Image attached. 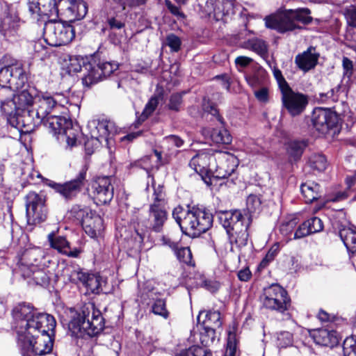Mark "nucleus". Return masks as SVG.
I'll use <instances>...</instances> for the list:
<instances>
[{
  "instance_id": "f257e3e1",
  "label": "nucleus",
  "mask_w": 356,
  "mask_h": 356,
  "mask_svg": "<svg viewBox=\"0 0 356 356\" xmlns=\"http://www.w3.org/2000/svg\"><path fill=\"white\" fill-rule=\"evenodd\" d=\"M13 326L17 334V343L25 354L44 355L52 351L54 317L38 312L29 304L21 303L13 309Z\"/></svg>"
},
{
  "instance_id": "f03ea898",
  "label": "nucleus",
  "mask_w": 356,
  "mask_h": 356,
  "mask_svg": "<svg viewBox=\"0 0 356 356\" xmlns=\"http://www.w3.org/2000/svg\"><path fill=\"white\" fill-rule=\"evenodd\" d=\"M28 10L33 20L39 22L44 16L49 18L44 24V36L49 45H65L75 37V31L72 25L56 20L59 9L55 0H28Z\"/></svg>"
},
{
  "instance_id": "7ed1b4c3",
  "label": "nucleus",
  "mask_w": 356,
  "mask_h": 356,
  "mask_svg": "<svg viewBox=\"0 0 356 356\" xmlns=\"http://www.w3.org/2000/svg\"><path fill=\"white\" fill-rule=\"evenodd\" d=\"M72 319L68 327L72 334L79 337H94L104 327V320L101 312L93 303L83 305L78 311H71Z\"/></svg>"
},
{
  "instance_id": "20e7f679",
  "label": "nucleus",
  "mask_w": 356,
  "mask_h": 356,
  "mask_svg": "<svg viewBox=\"0 0 356 356\" xmlns=\"http://www.w3.org/2000/svg\"><path fill=\"white\" fill-rule=\"evenodd\" d=\"M172 216L183 233L193 237L206 232L213 223L210 213L195 207L188 209L177 207L174 209Z\"/></svg>"
},
{
  "instance_id": "39448f33",
  "label": "nucleus",
  "mask_w": 356,
  "mask_h": 356,
  "mask_svg": "<svg viewBox=\"0 0 356 356\" xmlns=\"http://www.w3.org/2000/svg\"><path fill=\"white\" fill-rule=\"evenodd\" d=\"M310 10L307 8L280 10L266 16L264 19L266 28L275 30L280 33L291 31L300 27L298 22L309 24L312 21Z\"/></svg>"
},
{
  "instance_id": "423d86ee",
  "label": "nucleus",
  "mask_w": 356,
  "mask_h": 356,
  "mask_svg": "<svg viewBox=\"0 0 356 356\" xmlns=\"http://www.w3.org/2000/svg\"><path fill=\"white\" fill-rule=\"evenodd\" d=\"M261 300L264 307L280 313H284L290 307L291 299L286 291L278 284L265 289Z\"/></svg>"
},
{
  "instance_id": "0eeeda50",
  "label": "nucleus",
  "mask_w": 356,
  "mask_h": 356,
  "mask_svg": "<svg viewBox=\"0 0 356 356\" xmlns=\"http://www.w3.org/2000/svg\"><path fill=\"white\" fill-rule=\"evenodd\" d=\"M46 197L42 193L29 192L26 196V211L29 223L37 224L44 222L47 217Z\"/></svg>"
},
{
  "instance_id": "6e6552de",
  "label": "nucleus",
  "mask_w": 356,
  "mask_h": 356,
  "mask_svg": "<svg viewBox=\"0 0 356 356\" xmlns=\"http://www.w3.org/2000/svg\"><path fill=\"white\" fill-rule=\"evenodd\" d=\"M211 165V177L217 179L229 177L238 166V159L233 154L221 151H217Z\"/></svg>"
},
{
  "instance_id": "1a4fd4ad",
  "label": "nucleus",
  "mask_w": 356,
  "mask_h": 356,
  "mask_svg": "<svg viewBox=\"0 0 356 356\" xmlns=\"http://www.w3.org/2000/svg\"><path fill=\"white\" fill-rule=\"evenodd\" d=\"M86 180V170L82 169L73 179L63 184L49 181L47 184L65 200H72L81 193L85 185Z\"/></svg>"
},
{
  "instance_id": "9d476101",
  "label": "nucleus",
  "mask_w": 356,
  "mask_h": 356,
  "mask_svg": "<svg viewBox=\"0 0 356 356\" xmlns=\"http://www.w3.org/2000/svg\"><path fill=\"white\" fill-rule=\"evenodd\" d=\"M281 94L283 107L292 117L301 115L309 104L307 95L293 91L291 87L282 91Z\"/></svg>"
},
{
  "instance_id": "9b49d317",
  "label": "nucleus",
  "mask_w": 356,
  "mask_h": 356,
  "mask_svg": "<svg viewBox=\"0 0 356 356\" xmlns=\"http://www.w3.org/2000/svg\"><path fill=\"white\" fill-rule=\"evenodd\" d=\"M89 136L95 145H97L102 140L107 141L111 134L117 132V128L113 122L107 119H93L90 120L87 124Z\"/></svg>"
},
{
  "instance_id": "f8f14e48",
  "label": "nucleus",
  "mask_w": 356,
  "mask_h": 356,
  "mask_svg": "<svg viewBox=\"0 0 356 356\" xmlns=\"http://www.w3.org/2000/svg\"><path fill=\"white\" fill-rule=\"evenodd\" d=\"M43 122L38 115H36L33 108L21 111L15 118H11L9 120V122L13 127L24 134L31 133Z\"/></svg>"
},
{
  "instance_id": "ddd939ff",
  "label": "nucleus",
  "mask_w": 356,
  "mask_h": 356,
  "mask_svg": "<svg viewBox=\"0 0 356 356\" xmlns=\"http://www.w3.org/2000/svg\"><path fill=\"white\" fill-rule=\"evenodd\" d=\"M88 72L85 74L82 78L83 84L90 86L97 83L103 78L109 76L118 69V64L115 62H99L96 66L88 65Z\"/></svg>"
},
{
  "instance_id": "4468645a",
  "label": "nucleus",
  "mask_w": 356,
  "mask_h": 356,
  "mask_svg": "<svg viewBox=\"0 0 356 356\" xmlns=\"http://www.w3.org/2000/svg\"><path fill=\"white\" fill-rule=\"evenodd\" d=\"M92 195L97 204L109 203L114 194V188L111 177H99L96 178L91 186Z\"/></svg>"
},
{
  "instance_id": "2eb2a0df",
  "label": "nucleus",
  "mask_w": 356,
  "mask_h": 356,
  "mask_svg": "<svg viewBox=\"0 0 356 356\" xmlns=\"http://www.w3.org/2000/svg\"><path fill=\"white\" fill-rule=\"evenodd\" d=\"M217 150L212 149L197 152L190 161L189 166L202 178L211 177V165Z\"/></svg>"
},
{
  "instance_id": "dca6fc26",
  "label": "nucleus",
  "mask_w": 356,
  "mask_h": 356,
  "mask_svg": "<svg viewBox=\"0 0 356 356\" xmlns=\"http://www.w3.org/2000/svg\"><path fill=\"white\" fill-rule=\"evenodd\" d=\"M20 26V19L16 9L13 6L6 5L0 15V33L4 37L15 35Z\"/></svg>"
},
{
  "instance_id": "f3484780",
  "label": "nucleus",
  "mask_w": 356,
  "mask_h": 356,
  "mask_svg": "<svg viewBox=\"0 0 356 356\" xmlns=\"http://www.w3.org/2000/svg\"><path fill=\"white\" fill-rule=\"evenodd\" d=\"M58 6L61 15L69 22L83 19L88 12L87 5L83 0H60Z\"/></svg>"
},
{
  "instance_id": "a211bd4d",
  "label": "nucleus",
  "mask_w": 356,
  "mask_h": 356,
  "mask_svg": "<svg viewBox=\"0 0 356 356\" xmlns=\"http://www.w3.org/2000/svg\"><path fill=\"white\" fill-rule=\"evenodd\" d=\"M44 257V251L40 248L26 250L21 256L18 264L22 275H29L30 269L40 266Z\"/></svg>"
},
{
  "instance_id": "6ab92c4d",
  "label": "nucleus",
  "mask_w": 356,
  "mask_h": 356,
  "mask_svg": "<svg viewBox=\"0 0 356 356\" xmlns=\"http://www.w3.org/2000/svg\"><path fill=\"white\" fill-rule=\"evenodd\" d=\"M312 121L314 128L324 134L335 127L337 118L329 109L316 108L312 113Z\"/></svg>"
},
{
  "instance_id": "aec40b11",
  "label": "nucleus",
  "mask_w": 356,
  "mask_h": 356,
  "mask_svg": "<svg viewBox=\"0 0 356 356\" xmlns=\"http://www.w3.org/2000/svg\"><path fill=\"white\" fill-rule=\"evenodd\" d=\"M167 219L168 213L164 205L159 203H152L149 205V216L145 226L147 229L160 232Z\"/></svg>"
},
{
  "instance_id": "412c9836",
  "label": "nucleus",
  "mask_w": 356,
  "mask_h": 356,
  "mask_svg": "<svg viewBox=\"0 0 356 356\" xmlns=\"http://www.w3.org/2000/svg\"><path fill=\"white\" fill-rule=\"evenodd\" d=\"M218 218L227 233H229L248 222L249 217L245 218L239 210H234L220 211Z\"/></svg>"
},
{
  "instance_id": "4be33fe9",
  "label": "nucleus",
  "mask_w": 356,
  "mask_h": 356,
  "mask_svg": "<svg viewBox=\"0 0 356 356\" xmlns=\"http://www.w3.org/2000/svg\"><path fill=\"white\" fill-rule=\"evenodd\" d=\"M334 229L338 232L339 236L343 241L348 251L352 253L356 252V231L355 227H349L347 221L341 222L335 221L333 223Z\"/></svg>"
},
{
  "instance_id": "5701e85b",
  "label": "nucleus",
  "mask_w": 356,
  "mask_h": 356,
  "mask_svg": "<svg viewBox=\"0 0 356 356\" xmlns=\"http://www.w3.org/2000/svg\"><path fill=\"white\" fill-rule=\"evenodd\" d=\"M59 106L60 105L54 97L44 93L35 98L33 109L36 112V115H38L44 122L49 115Z\"/></svg>"
},
{
  "instance_id": "b1692460",
  "label": "nucleus",
  "mask_w": 356,
  "mask_h": 356,
  "mask_svg": "<svg viewBox=\"0 0 356 356\" xmlns=\"http://www.w3.org/2000/svg\"><path fill=\"white\" fill-rule=\"evenodd\" d=\"M82 227L87 235L95 238L101 236L104 229V220L100 216L90 211V215L86 216Z\"/></svg>"
},
{
  "instance_id": "393cba45",
  "label": "nucleus",
  "mask_w": 356,
  "mask_h": 356,
  "mask_svg": "<svg viewBox=\"0 0 356 356\" xmlns=\"http://www.w3.org/2000/svg\"><path fill=\"white\" fill-rule=\"evenodd\" d=\"M27 81L26 74L22 67V64L19 61H15L14 71L11 76V81L8 88L3 89L0 92V95L3 96V93H8L9 97L14 96L15 90L22 88Z\"/></svg>"
},
{
  "instance_id": "a878e982",
  "label": "nucleus",
  "mask_w": 356,
  "mask_h": 356,
  "mask_svg": "<svg viewBox=\"0 0 356 356\" xmlns=\"http://www.w3.org/2000/svg\"><path fill=\"white\" fill-rule=\"evenodd\" d=\"M318 57L319 54L316 52L315 48L309 47L295 57V63L300 70L307 72L316 67Z\"/></svg>"
},
{
  "instance_id": "bb28decb",
  "label": "nucleus",
  "mask_w": 356,
  "mask_h": 356,
  "mask_svg": "<svg viewBox=\"0 0 356 356\" xmlns=\"http://www.w3.org/2000/svg\"><path fill=\"white\" fill-rule=\"evenodd\" d=\"M323 229V221L317 217H312L298 227L294 234V238H301L309 234L319 232Z\"/></svg>"
},
{
  "instance_id": "cd10ccee",
  "label": "nucleus",
  "mask_w": 356,
  "mask_h": 356,
  "mask_svg": "<svg viewBox=\"0 0 356 356\" xmlns=\"http://www.w3.org/2000/svg\"><path fill=\"white\" fill-rule=\"evenodd\" d=\"M312 336L315 343L320 346L332 347L338 343L336 332L325 329L315 330Z\"/></svg>"
},
{
  "instance_id": "c85d7f7f",
  "label": "nucleus",
  "mask_w": 356,
  "mask_h": 356,
  "mask_svg": "<svg viewBox=\"0 0 356 356\" xmlns=\"http://www.w3.org/2000/svg\"><path fill=\"white\" fill-rule=\"evenodd\" d=\"M51 246L58 250V252L72 257H77L80 251L75 249L72 251L69 242L63 236H54V234H49L48 236Z\"/></svg>"
},
{
  "instance_id": "c756f323",
  "label": "nucleus",
  "mask_w": 356,
  "mask_h": 356,
  "mask_svg": "<svg viewBox=\"0 0 356 356\" xmlns=\"http://www.w3.org/2000/svg\"><path fill=\"white\" fill-rule=\"evenodd\" d=\"M45 125L54 134H61L64 129L71 126V120L65 117L52 115L44 120Z\"/></svg>"
},
{
  "instance_id": "7c9ffc66",
  "label": "nucleus",
  "mask_w": 356,
  "mask_h": 356,
  "mask_svg": "<svg viewBox=\"0 0 356 356\" xmlns=\"http://www.w3.org/2000/svg\"><path fill=\"white\" fill-rule=\"evenodd\" d=\"M202 134L206 138H210L217 144H229L232 141V137L228 131L224 128L212 129L204 128Z\"/></svg>"
},
{
  "instance_id": "2f4dec72",
  "label": "nucleus",
  "mask_w": 356,
  "mask_h": 356,
  "mask_svg": "<svg viewBox=\"0 0 356 356\" xmlns=\"http://www.w3.org/2000/svg\"><path fill=\"white\" fill-rule=\"evenodd\" d=\"M242 47L255 52L264 59H266L268 56V44L262 39L258 38L249 39L243 42Z\"/></svg>"
},
{
  "instance_id": "473e14b6",
  "label": "nucleus",
  "mask_w": 356,
  "mask_h": 356,
  "mask_svg": "<svg viewBox=\"0 0 356 356\" xmlns=\"http://www.w3.org/2000/svg\"><path fill=\"white\" fill-rule=\"evenodd\" d=\"M300 191L306 203H311L322 196L320 185L313 181L302 184Z\"/></svg>"
},
{
  "instance_id": "72a5a7b5",
  "label": "nucleus",
  "mask_w": 356,
  "mask_h": 356,
  "mask_svg": "<svg viewBox=\"0 0 356 356\" xmlns=\"http://www.w3.org/2000/svg\"><path fill=\"white\" fill-rule=\"evenodd\" d=\"M307 144L305 140H292L286 145V152L290 162H296L300 159Z\"/></svg>"
},
{
  "instance_id": "f704fd0d",
  "label": "nucleus",
  "mask_w": 356,
  "mask_h": 356,
  "mask_svg": "<svg viewBox=\"0 0 356 356\" xmlns=\"http://www.w3.org/2000/svg\"><path fill=\"white\" fill-rule=\"evenodd\" d=\"M15 61L16 60L11 59L8 56H5L2 59L3 63H6V65L0 70V86L1 90L8 88V86L10 84Z\"/></svg>"
},
{
  "instance_id": "c9c22d12",
  "label": "nucleus",
  "mask_w": 356,
  "mask_h": 356,
  "mask_svg": "<svg viewBox=\"0 0 356 356\" xmlns=\"http://www.w3.org/2000/svg\"><path fill=\"white\" fill-rule=\"evenodd\" d=\"M250 224V218H248V222L245 225L239 227L238 229H234L229 233L230 242L234 243L237 247H243L247 244L248 238V228Z\"/></svg>"
},
{
  "instance_id": "e433bc0d",
  "label": "nucleus",
  "mask_w": 356,
  "mask_h": 356,
  "mask_svg": "<svg viewBox=\"0 0 356 356\" xmlns=\"http://www.w3.org/2000/svg\"><path fill=\"white\" fill-rule=\"evenodd\" d=\"M0 98L1 111L8 115V120L15 118L19 112L14 97H9L8 93L3 92Z\"/></svg>"
},
{
  "instance_id": "4c0bfd02",
  "label": "nucleus",
  "mask_w": 356,
  "mask_h": 356,
  "mask_svg": "<svg viewBox=\"0 0 356 356\" xmlns=\"http://www.w3.org/2000/svg\"><path fill=\"white\" fill-rule=\"evenodd\" d=\"M29 275H22L24 278H29L37 284L42 286H47L49 283L50 276L49 272L38 266L30 269Z\"/></svg>"
},
{
  "instance_id": "58836bf2",
  "label": "nucleus",
  "mask_w": 356,
  "mask_h": 356,
  "mask_svg": "<svg viewBox=\"0 0 356 356\" xmlns=\"http://www.w3.org/2000/svg\"><path fill=\"white\" fill-rule=\"evenodd\" d=\"M104 282L101 276L88 273L83 286L87 289L88 292L99 294L102 291V284Z\"/></svg>"
},
{
  "instance_id": "ea45409f",
  "label": "nucleus",
  "mask_w": 356,
  "mask_h": 356,
  "mask_svg": "<svg viewBox=\"0 0 356 356\" xmlns=\"http://www.w3.org/2000/svg\"><path fill=\"white\" fill-rule=\"evenodd\" d=\"M204 314L205 316V319L202 321L204 326L212 327L215 330L221 327V315L218 311L201 312L197 316V321L199 323H200L202 316Z\"/></svg>"
},
{
  "instance_id": "a19ab883",
  "label": "nucleus",
  "mask_w": 356,
  "mask_h": 356,
  "mask_svg": "<svg viewBox=\"0 0 356 356\" xmlns=\"http://www.w3.org/2000/svg\"><path fill=\"white\" fill-rule=\"evenodd\" d=\"M13 97L15 98L19 111L30 109L35 102L32 93L27 90L19 92L17 95L14 94Z\"/></svg>"
},
{
  "instance_id": "79ce46f5",
  "label": "nucleus",
  "mask_w": 356,
  "mask_h": 356,
  "mask_svg": "<svg viewBox=\"0 0 356 356\" xmlns=\"http://www.w3.org/2000/svg\"><path fill=\"white\" fill-rule=\"evenodd\" d=\"M64 273V276L67 277L69 282L76 284H82L83 285L88 274L79 268L70 267L65 268Z\"/></svg>"
},
{
  "instance_id": "37998d69",
  "label": "nucleus",
  "mask_w": 356,
  "mask_h": 356,
  "mask_svg": "<svg viewBox=\"0 0 356 356\" xmlns=\"http://www.w3.org/2000/svg\"><path fill=\"white\" fill-rule=\"evenodd\" d=\"M88 65H92L91 63H87L86 60L79 56H71L69 59V63L67 65V71L70 73H76L80 72L82 67H85L87 74L88 72L89 67Z\"/></svg>"
},
{
  "instance_id": "c03bdc74",
  "label": "nucleus",
  "mask_w": 356,
  "mask_h": 356,
  "mask_svg": "<svg viewBox=\"0 0 356 356\" xmlns=\"http://www.w3.org/2000/svg\"><path fill=\"white\" fill-rule=\"evenodd\" d=\"M308 164L314 170L323 171L327 163L325 156L321 154H312L308 159Z\"/></svg>"
},
{
  "instance_id": "a18cd8bd",
  "label": "nucleus",
  "mask_w": 356,
  "mask_h": 356,
  "mask_svg": "<svg viewBox=\"0 0 356 356\" xmlns=\"http://www.w3.org/2000/svg\"><path fill=\"white\" fill-rule=\"evenodd\" d=\"M216 339V330L214 327L204 326L203 330L200 332V340L204 346H209L213 343Z\"/></svg>"
},
{
  "instance_id": "49530a36",
  "label": "nucleus",
  "mask_w": 356,
  "mask_h": 356,
  "mask_svg": "<svg viewBox=\"0 0 356 356\" xmlns=\"http://www.w3.org/2000/svg\"><path fill=\"white\" fill-rule=\"evenodd\" d=\"M175 356H212L210 350L199 346H191L188 349L182 350L176 353Z\"/></svg>"
},
{
  "instance_id": "de8ad7c7",
  "label": "nucleus",
  "mask_w": 356,
  "mask_h": 356,
  "mask_svg": "<svg viewBox=\"0 0 356 356\" xmlns=\"http://www.w3.org/2000/svg\"><path fill=\"white\" fill-rule=\"evenodd\" d=\"M175 254L179 261L189 266H194L192 253L189 248H179L178 246L177 249L175 250Z\"/></svg>"
},
{
  "instance_id": "09e8293b",
  "label": "nucleus",
  "mask_w": 356,
  "mask_h": 356,
  "mask_svg": "<svg viewBox=\"0 0 356 356\" xmlns=\"http://www.w3.org/2000/svg\"><path fill=\"white\" fill-rule=\"evenodd\" d=\"M293 334L287 331H282L277 334V345L280 348H286L293 345Z\"/></svg>"
},
{
  "instance_id": "8fccbe9b",
  "label": "nucleus",
  "mask_w": 356,
  "mask_h": 356,
  "mask_svg": "<svg viewBox=\"0 0 356 356\" xmlns=\"http://www.w3.org/2000/svg\"><path fill=\"white\" fill-rule=\"evenodd\" d=\"M79 133V128L73 127L72 122H71V126L64 129L61 134H64L65 136L67 145L73 147L76 145Z\"/></svg>"
},
{
  "instance_id": "3c124183",
  "label": "nucleus",
  "mask_w": 356,
  "mask_h": 356,
  "mask_svg": "<svg viewBox=\"0 0 356 356\" xmlns=\"http://www.w3.org/2000/svg\"><path fill=\"white\" fill-rule=\"evenodd\" d=\"M152 312L166 319L169 316V312L166 309L165 301L164 299H157L152 305Z\"/></svg>"
},
{
  "instance_id": "603ef678",
  "label": "nucleus",
  "mask_w": 356,
  "mask_h": 356,
  "mask_svg": "<svg viewBox=\"0 0 356 356\" xmlns=\"http://www.w3.org/2000/svg\"><path fill=\"white\" fill-rule=\"evenodd\" d=\"M160 99L161 97L159 96H153L149 99L141 114L140 118L142 120H145L155 111L159 103Z\"/></svg>"
},
{
  "instance_id": "864d4df0",
  "label": "nucleus",
  "mask_w": 356,
  "mask_h": 356,
  "mask_svg": "<svg viewBox=\"0 0 356 356\" xmlns=\"http://www.w3.org/2000/svg\"><path fill=\"white\" fill-rule=\"evenodd\" d=\"M343 356H356V340L353 337H347L343 343Z\"/></svg>"
},
{
  "instance_id": "5fc2aeb1",
  "label": "nucleus",
  "mask_w": 356,
  "mask_h": 356,
  "mask_svg": "<svg viewBox=\"0 0 356 356\" xmlns=\"http://www.w3.org/2000/svg\"><path fill=\"white\" fill-rule=\"evenodd\" d=\"M264 75L262 72H257L253 74L245 75V79L248 84L252 88H257L262 84Z\"/></svg>"
},
{
  "instance_id": "6e6d98bb",
  "label": "nucleus",
  "mask_w": 356,
  "mask_h": 356,
  "mask_svg": "<svg viewBox=\"0 0 356 356\" xmlns=\"http://www.w3.org/2000/svg\"><path fill=\"white\" fill-rule=\"evenodd\" d=\"M261 200L255 195H250L246 200L247 209L250 213H254L260 209Z\"/></svg>"
},
{
  "instance_id": "4d7b16f0",
  "label": "nucleus",
  "mask_w": 356,
  "mask_h": 356,
  "mask_svg": "<svg viewBox=\"0 0 356 356\" xmlns=\"http://www.w3.org/2000/svg\"><path fill=\"white\" fill-rule=\"evenodd\" d=\"M273 73L275 79L277 82L281 92L290 88L289 85L288 84L284 77L283 76L280 70L274 67L273 69Z\"/></svg>"
},
{
  "instance_id": "13d9d810",
  "label": "nucleus",
  "mask_w": 356,
  "mask_h": 356,
  "mask_svg": "<svg viewBox=\"0 0 356 356\" xmlns=\"http://www.w3.org/2000/svg\"><path fill=\"white\" fill-rule=\"evenodd\" d=\"M70 214V216L80 220L82 225L86 216L90 215V211L88 209H81L79 206L75 205L72 207Z\"/></svg>"
},
{
  "instance_id": "bf43d9fd",
  "label": "nucleus",
  "mask_w": 356,
  "mask_h": 356,
  "mask_svg": "<svg viewBox=\"0 0 356 356\" xmlns=\"http://www.w3.org/2000/svg\"><path fill=\"white\" fill-rule=\"evenodd\" d=\"M181 42L180 38L175 34H170L166 37V45H168L172 51H178L180 49Z\"/></svg>"
},
{
  "instance_id": "052dcab7",
  "label": "nucleus",
  "mask_w": 356,
  "mask_h": 356,
  "mask_svg": "<svg viewBox=\"0 0 356 356\" xmlns=\"http://www.w3.org/2000/svg\"><path fill=\"white\" fill-rule=\"evenodd\" d=\"M280 251V245L279 243H275L271 246V248L268 251L266 257L261 261V265L266 266L269 262L272 261Z\"/></svg>"
},
{
  "instance_id": "680f3d73",
  "label": "nucleus",
  "mask_w": 356,
  "mask_h": 356,
  "mask_svg": "<svg viewBox=\"0 0 356 356\" xmlns=\"http://www.w3.org/2000/svg\"><path fill=\"white\" fill-rule=\"evenodd\" d=\"M338 99L337 95L335 94L334 89H331L327 92L319 93V97L317 99L321 103L330 104L336 102Z\"/></svg>"
},
{
  "instance_id": "e2e57ef3",
  "label": "nucleus",
  "mask_w": 356,
  "mask_h": 356,
  "mask_svg": "<svg viewBox=\"0 0 356 356\" xmlns=\"http://www.w3.org/2000/svg\"><path fill=\"white\" fill-rule=\"evenodd\" d=\"M298 224L296 218H292L288 221L284 222L280 226V232L282 234L288 236L292 233Z\"/></svg>"
},
{
  "instance_id": "0e129e2a",
  "label": "nucleus",
  "mask_w": 356,
  "mask_h": 356,
  "mask_svg": "<svg viewBox=\"0 0 356 356\" xmlns=\"http://www.w3.org/2000/svg\"><path fill=\"white\" fill-rule=\"evenodd\" d=\"M257 99L261 103H267L269 101V90L267 87H261L254 91Z\"/></svg>"
},
{
  "instance_id": "69168bd1",
  "label": "nucleus",
  "mask_w": 356,
  "mask_h": 356,
  "mask_svg": "<svg viewBox=\"0 0 356 356\" xmlns=\"http://www.w3.org/2000/svg\"><path fill=\"white\" fill-rule=\"evenodd\" d=\"M252 62H253L252 58L245 56H238L234 60L236 67L239 72H241L243 68L248 67Z\"/></svg>"
},
{
  "instance_id": "338daca9",
  "label": "nucleus",
  "mask_w": 356,
  "mask_h": 356,
  "mask_svg": "<svg viewBox=\"0 0 356 356\" xmlns=\"http://www.w3.org/2000/svg\"><path fill=\"white\" fill-rule=\"evenodd\" d=\"M182 103V95L179 93L172 94L170 96L169 102V108L173 111H179V107Z\"/></svg>"
},
{
  "instance_id": "774afa93",
  "label": "nucleus",
  "mask_w": 356,
  "mask_h": 356,
  "mask_svg": "<svg viewBox=\"0 0 356 356\" xmlns=\"http://www.w3.org/2000/svg\"><path fill=\"white\" fill-rule=\"evenodd\" d=\"M345 17L349 26L356 28V8L351 6L346 9Z\"/></svg>"
}]
</instances>
